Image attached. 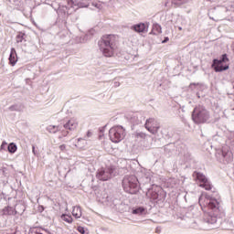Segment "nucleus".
I'll return each instance as SVG.
<instances>
[{"instance_id":"nucleus-29","label":"nucleus","mask_w":234,"mask_h":234,"mask_svg":"<svg viewBox=\"0 0 234 234\" xmlns=\"http://www.w3.org/2000/svg\"><path fill=\"white\" fill-rule=\"evenodd\" d=\"M223 156L226 157V154L223 152Z\"/></svg>"},{"instance_id":"nucleus-4","label":"nucleus","mask_w":234,"mask_h":234,"mask_svg":"<svg viewBox=\"0 0 234 234\" xmlns=\"http://www.w3.org/2000/svg\"><path fill=\"white\" fill-rule=\"evenodd\" d=\"M122 186L126 193H130V195H136L139 191L138 179L136 176H131L129 177H125L122 180Z\"/></svg>"},{"instance_id":"nucleus-1","label":"nucleus","mask_w":234,"mask_h":234,"mask_svg":"<svg viewBox=\"0 0 234 234\" xmlns=\"http://www.w3.org/2000/svg\"><path fill=\"white\" fill-rule=\"evenodd\" d=\"M198 202L202 211L206 207L208 209V212H204V222H207V224H217V219L220 217V213H222L220 201L205 193L200 196Z\"/></svg>"},{"instance_id":"nucleus-21","label":"nucleus","mask_w":234,"mask_h":234,"mask_svg":"<svg viewBox=\"0 0 234 234\" xmlns=\"http://www.w3.org/2000/svg\"><path fill=\"white\" fill-rule=\"evenodd\" d=\"M173 5H176V6H180V5H184L187 3V0H172Z\"/></svg>"},{"instance_id":"nucleus-10","label":"nucleus","mask_w":234,"mask_h":234,"mask_svg":"<svg viewBox=\"0 0 234 234\" xmlns=\"http://www.w3.org/2000/svg\"><path fill=\"white\" fill-rule=\"evenodd\" d=\"M146 196L148 198H150V200H158L160 197H162V198H165L166 197L165 191H164L162 188H151L146 193Z\"/></svg>"},{"instance_id":"nucleus-23","label":"nucleus","mask_w":234,"mask_h":234,"mask_svg":"<svg viewBox=\"0 0 234 234\" xmlns=\"http://www.w3.org/2000/svg\"><path fill=\"white\" fill-rule=\"evenodd\" d=\"M23 36H25V34H20L17 36V43H21L23 41Z\"/></svg>"},{"instance_id":"nucleus-14","label":"nucleus","mask_w":234,"mask_h":234,"mask_svg":"<svg viewBox=\"0 0 234 234\" xmlns=\"http://www.w3.org/2000/svg\"><path fill=\"white\" fill-rule=\"evenodd\" d=\"M75 147L78 149H85V147H87V140L79 138L75 144Z\"/></svg>"},{"instance_id":"nucleus-27","label":"nucleus","mask_w":234,"mask_h":234,"mask_svg":"<svg viewBox=\"0 0 234 234\" xmlns=\"http://www.w3.org/2000/svg\"><path fill=\"white\" fill-rule=\"evenodd\" d=\"M67 134H69V132H65V134H64V136H67Z\"/></svg>"},{"instance_id":"nucleus-17","label":"nucleus","mask_w":234,"mask_h":234,"mask_svg":"<svg viewBox=\"0 0 234 234\" xmlns=\"http://www.w3.org/2000/svg\"><path fill=\"white\" fill-rule=\"evenodd\" d=\"M47 131L48 133H50L51 134H56V133H58V131H59V126H58V125H48L47 127Z\"/></svg>"},{"instance_id":"nucleus-3","label":"nucleus","mask_w":234,"mask_h":234,"mask_svg":"<svg viewBox=\"0 0 234 234\" xmlns=\"http://www.w3.org/2000/svg\"><path fill=\"white\" fill-rule=\"evenodd\" d=\"M192 120L195 123H206L209 120V112L204 106H197L192 114Z\"/></svg>"},{"instance_id":"nucleus-26","label":"nucleus","mask_w":234,"mask_h":234,"mask_svg":"<svg viewBox=\"0 0 234 234\" xmlns=\"http://www.w3.org/2000/svg\"><path fill=\"white\" fill-rule=\"evenodd\" d=\"M167 41H169V37H165V40L163 41V43H167Z\"/></svg>"},{"instance_id":"nucleus-19","label":"nucleus","mask_w":234,"mask_h":234,"mask_svg":"<svg viewBox=\"0 0 234 234\" xmlns=\"http://www.w3.org/2000/svg\"><path fill=\"white\" fill-rule=\"evenodd\" d=\"M144 211H145V208H144L143 207H139L133 210V215H142V213H144Z\"/></svg>"},{"instance_id":"nucleus-25","label":"nucleus","mask_w":234,"mask_h":234,"mask_svg":"<svg viewBox=\"0 0 234 234\" xmlns=\"http://www.w3.org/2000/svg\"><path fill=\"white\" fill-rule=\"evenodd\" d=\"M60 151H67V146L65 144H62L59 146Z\"/></svg>"},{"instance_id":"nucleus-16","label":"nucleus","mask_w":234,"mask_h":234,"mask_svg":"<svg viewBox=\"0 0 234 234\" xmlns=\"http://www.w3.org/2000/svg\"><path fill=\"white\" fill-rule=\"evenodd\" d=\"M72 215L75 218H81V207H74L72 210Z\"/></svg>"},{"instance_id":"nucleus-8","label":"nucleus","mask_w":234,"mask_h":234,"mask_svg":"<svg viewBox=\"0 0 234 234\" xmlns=\"http://www.w3.org/2000/svg\"><path fill=\"white\" fill-rule=\"evenodd\" d=\"M144 127L148 133H151V134H157L160 130V122L154 118H149L146 120Z\"/></svg>"},{"instance_id":"nucleus-5","label":"nucleus","mask_w":234,"mask_h":234,"mask_svg":"<svg viewBox=\"0 0 234 234\" xmlns=\"http://www.w3.org/2000/svg\"><path fill=\"white\" fill-rule=\"evenodd\" d=\"M111 142L120 144L125 138V129L122 126H113L109 131Z\"/></svg>"},{"instance_id":"nucleus-9","label":"nucleus","mask_w":234,"mask_h":234,"mask_svg":"<svg viewBox=\"0 0 234 234\" xmlns=\"http://www.w3.org/2000/svg\"><path fill=\"white\" fill-rule=\"evenodd\" d=\"M112 175V169L111 167H105V168H100L97 171V178L98 180H101L102 182H107V180H110L111 176Z\"/></svg>"},{"instance_id":"nucleus-18","label":"nucleus","mask_w":234,"mask_h":234,"mask_svg":"<svg viewBox=\"0 0 234 234\" xmlns=\"http://www.w3.org/2000/svg\"><path fill=\"white\" fill-rule=\"evenodd\" d=\"M7 149L9 151V153H11V154H14V153H16V151H17V145H16V144L11 143L8 144Z\"/></svg>"},{"instance_id":"nucleus-2","label":"nucleus","mask_w":234,"mask_h":234,"mask_svg":"<svg viewBox=\"0 0 234 234\" xmlns=\"http://www.w3.org/2000/svg\"><path fill=\"white\" fill-rule=\"evenodd\" d=\"M100 48L105 58H112L118 48L117 35H104L99 42Z\"/></svg>"},{"instance_id":"nucleus-20","label":"nucleus","mask_w":234,"mask_h":234,"mask_svg":"<svg viewBox=\"0 0 234 234\" xmlns=\"http://www.w3.org/2000/svg\"><path fill=\"white\" fill-rule=\"evenodd\" d=\"M61 218H62V220H64V222H68V224H72V216L62 215Z\"/></svg>"},{"instance_id":"nucleus-12","label":"nucleus","mask_w":234,"mask_h":234,"mask_svg":"<svg viewBox=\"0 0 234 234\" xmlns=\"http://www.w3.org/2000/svg\"><path fill=\"white\" fill-rule=\"evenodd\" d=\"M9 63L14 67L17 63V52L16 51V48H11V53L9 56Z\"/></svg>"},{"instance_id":"nucleus-11","label":"nucleus","mask_w":234,"mask_h":234,"mask_svg":"<svg viewBox=\"0 0 234 234\" xmlns=\"http://www.w3.org/2000/svg\"><path fill=\"white\" fill-rule=\"evenodd\" d=\"M78 120L71 118L67 122V123L64 124V129H68L69 131H75V129H78Z\"/></svg>"},{"instance_id":"nucleus-6","label":"nucleus","mask_w":234,"mask_h":234,"mask_svg":"<svg viewBox=\"0 0 234 234\" xmlns=\"http://www.w3.org/2000/svg\"><path fill=\"white\" fill-rule=\"evenodd\" d=\"M229 58L228 55H222V58L218 59H214L212 67H214L215 72H222V70H228L229 69Z\"/></svg>"},{"instance_id":"nucleus-30","label":"nucleus","mask_w":234,"mask_h":234,"mask_svg":"<svg viewBox=\"0 0 234 234\" xmlns=\"http://www.w3.org/2000/svg\"><path fill=\"white\" fill-rule=\"evenodd\" d=\"M233 111H234V108H233Z\"/></svg>"},{"instance_id":"nucleus-7","label":"nucleus","mask_w":234,"mask_h":234,"mask_svg":"<svg viewBox=\"0 0 234 234\" xmlns=\"http://www.w3.org/2000/svg\"><path fill=\"white\" fill-rule=\"evenodd\" d=\"M193 176L198 181L199 187H203L206 191H211L213 186H211V183L207 181V178L204 174L194 172Z\"/></svg>"},{"instance_id":"nucleus-24","label":"nucleus","mask_w":234,"mask_h":234,"mask_svg":"<svg viewBox=\"0 0 234 234\" xmlns=\"http://www.w3.org/2000/svg\"><path fill=\"white\" fill-rule=\"evenodd\" d=\"M90 137H92V132L90 130L86 133V138H90Z\"/></svg>"},{"instance_id":"nucleus-28","label":"nucleus","mask_w":234,"mask_h":234,"mask_svg":"<svg viewBox=\"0 0 234 234\" xmlns=\"http://www.w3.org/2000/svg\"><path fill=\"white\" fill-rule=\"evenodd\" d=\"M3 145H6V143L4 142V143L2 144V147H3Z\"/></svg>"},{"instance_id":"nucleus-22","label":"nucleus","mask_w":234,"mask_h":234,"mask_svg":"<svg viewBox=\"0 0 234 234\" xmlns=\"http://www.w3.org/2000/svg\"><path fill=\"white\" fill-rule=\"evenodd\" d=\"M77 230L79 233L85 234V229L83 227H78Z\"/></svg>"},{"instance_id":"nucleus-15","label":"nucleus","mask_w":234,"mask_h":234,"mask_svg":"<svg viewBox=\"0 0 234 234\" xmlns=\"http://www.w3.org/2000/svg\"><path fill=\"white\" fill-rule=\"evenodd\" d=\"M161 32L162 26H160L159 24H154L151 33L154 34V36H158Z\"/></svg>"},{"instance_id":"nucleus-13","label":"nucleus","mask_w":234,"mask_h":234,"mask_svg":"<svg viewBox=\"0 0 234 234\" xmlns=\"http://www.w3.org/2000/svg\"><path fill=\"white\" fill-rule=\"evenodd\" d=\"M149 28V26L144 23L137 24L133 27V30L135 32H147V29Z\"/></svg>"}]
</instances>
